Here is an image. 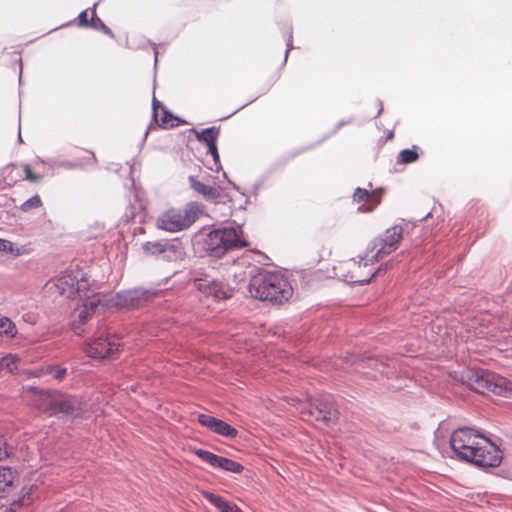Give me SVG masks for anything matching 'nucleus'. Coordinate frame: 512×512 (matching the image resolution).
<instances>
[{"mask_svg":"<svg viewBox=\"0 0 512 512\" xmlns=\"http://www.w3.org/2000/svg\"><path fill=\"white\" fill-rule=\"evenodd\" d=\"M450 445L457 456L481 468L497 467L502 462V452L489 438L469 427L455 430Z\"/></svg>","mask_w":512,"mask_h":512,"instance_id":"nucleus-1","label":"nucleus"},{"mask_svg":"<svg viewBox=\"0 0 512 512\" xmlns=\"http://www.w3.org/2000/svg\"><path fill=\"white\" fill-rule=\"evenodd\" d=\"M249 293L261 301L283 304L292 297L293 288L281 273L263 271L251 278Z\"/></svg>","mask_w":512,"mask_h":512,"instance_id":"nucleus-2","label":"nucleus"},{"mask_svg":"<svg viewBox=\"0 0 512 512\" xmlns=\"http://www.w3.org/2000/svg\"><path fill=\"white\" fill-rule=\"evenodd\" d=\"M246 246L248 243L244 240L242 231L232 227L212 230L204 239V250L215 258H221L230 250Z\"/></svg>","mask_w":512,"mask_h":512,"instance_id":"nucleus-3","label":"nucleus"},{"mask_svg":"<svg viewBox=\"0 0 512 512\" xmlns=\"http://www.w3.org/2000/svg\"><path fill=\"white\" fill-rule=\"evenodd\" d=\"M377 262L369 257L366 252L364 256L351 258L339 263L335 268L339 277L350 284H367L376 275Z\"/></svg>","mask_w":512,"mask_h":512,"instance_id":"nucleus-4","label":"nucleus"},{"mask_svg":"<svg viewBox=\"0 0 512 512\" xmlns=\"http://www.w3.org/2000/svg\"><path fill=\"white\" fill-rule=\"evenodd\" d=\"M47 285L50 289L69 299H82L85 295L95 290L86 274L77 271H66L51 280Z\"/></svg>","mask_w":512,"mask_h":512,"instance_id":"nucleus-5","label":"nucleus"},{"mask_svg":"<svg viewBox=\"0 0 512 512\" xmlns=\"http://www.w3.org/2000/svg\"><path fill=\"white\" fill-rule=\"evenodd\" d=\"M79 300L82 301V304L72 312L71 327L76 334L81 335L85 332V325L88 321L108 305V300L106 295L97 293L96 289Z\"/></svg>","mask_w":512,"mask_h":512,"instance_id":"nucleus-6","label":"nucleus"},{"mask_svg":"<svg viewBox=\"0 0 512 512\" xmlns=\"http://www.w3.org/2000/svg\"><path fill=\"white\" fill-rule=\"evenodd\" d=\"M468 384L472 390L480 394L493 393L503 397H508L512 394L511 382L489 371L472 373L468 378Z\"/></svg>","mask_w":512,"mask_h":512,"instance_id":"nucleus-7","label":"nucleus"},{"mask_svg":"<svg viewBox=\"0 0 512 512\" xmlns=\"http://www.w3.org/2000/svg\"><path fill=\"white\" fill-rule=\"evenodd\" d=\"M404 229L401 225H394L386 229L382 234L371 240L366 252L376 262L384 259L396 251L403 238Z\"/></svg>","mask_w":512,"mask_h":512,"instance_id":"nucleus-8","label":"nucleus"},{"mask_svg":"<svg viewBox=\"0 0 512 512\" xmlns=\"http://www.w3.org/2000/svg\"><path fill=\"white\" fill-rule=\"evenodd\" d=\"M197 219L198 209L195 206L171 208L157 218L156 226L168 232H178L189 228Z\"/></svg>","mask_w":512,"mask_h":512,"instance_id":"nucleus-9","label":"nucleus"},{"mask_svg":"<svg viewBox=\"0 0 512 512\" xmlns=\"http://www.w3.org/2000/svg\"><path fill=\"white\" fill-rule=\"evenodd\" d=\"M55 391L26 386L22 388L21 396L28 405L48 416H53Z\"/></svg>","mask_w":512,"mask_h":512,"instance_id":"nucleus-10","label":"nucleus"},{"mask_svg":"<svg viewBox=\"0 0 512 512\" xmlns=\"http://www.w3.org/2000/svg\"><path fill=\"white\" fill-rule=\"evenodd\" d=\"M87 411V404L75 395L55 391L53 416L64 414L74 418L82 417Z\"/></svg>","mask_w":512,"mask_h":512,"instance_id":"nucleus-11","label":"nucleus"},{"mask_svg":"<svg viewBox=\"0 0 512 512\" xmlns=\"http://www.w3.org/2000/svg\"><path fill=\"white\" fill-rule=\"evenodd\" d=\"M121 346L119 337L107 335L88 342L85 346V353L91 358L103 359L114 356L120 351Z\"/></svg>","mask_w":512,"mask_h":512,"instance_id":"nucleus-12","label":"nucleus"},{"mask_svg":"<svg viewBox=\"0 0 512 512\" xmlns=\"http://www.w3.org/2000/svg\"><path fill=\"white\" fill-rule=\"evenodd\" d=\"M195 454L212 467L219 468L224 471L240 474L244 470L243 465L239 462L216 455L206 450L198 449L195 451Z\"/></svg>","mask_w":512,"mask_h":512,"instance_id":"nucleus-13","label":"nucleus"},{"mask_svg":"<svg viewBox=\"0 0 512 512\" xmlns=\"http://www.w3.org/2000/svg\"><path fill=\"white\" fill-rule=\"evenodd\" d=\"M353 201L360 204L358 211L362 213L372 212L380 203V195L376 191H369L362 188H357L353 193Z\"/></svg>","mask_w":512,"mask_h":512,"instance_id":"nucleus-14","label":"nucleus"},{"mask_svg":"<svg viewBox=\"0 0 512 512\" xmlns=\"http://www.w3.org/2000/svg\"><path fill=\"white\" fill-rule=\"evenodd\" d=\"M194 285L206 297H212L214 300H221L229 297L227 292L223 289L222 284L219 282L210 281L208 279H195Z\"/></svg>","mask_w":512,"mask_h":512,"instance_id":"nucleus-15","label":"nucleus"},{"mask_svg":"<svg viewBox=\"0 0 512 512\" xmlns=\"http://www.w3.org/2000/svg\"><path fill=\"white\" fill-rule=\"evenodd\" d=\"M309 414L317 421H322L326 425L335 423L337 420L336 411L327 407L326 404L313 405L310 404Z\"/></svg>","mask_w":512,"mask_h":512,"instance_id":"nucleus-16","label":"nucleus"},{"mask_svg":"<svg viewBox=\"0 0 512 512\" xmlns=\"http://www.w3.org/2000/svg\"><path fill=\"white\" fill-rule=\"evenodd\" d=\"M38 488V485L35 483L24 485L19 493L18 500L11 504L12 509L31 505L37 497Z\"/></svg>","mask_w":512,"mask_h":512,"instance_id":"nucleus-17","label":"nucleus"},{"mask_svg":"<svg viewBox=\"0 0 512 512\" xmlns=\"http://www.w3.org/2000/svg\"><path fill=\"white\" fill-rule=\"evenodd\" d=\"M153 115L155 121L161 127H173L174 126V117L172 114L166 110L162 104L157 101L155 98L153 100Z\"/></svg>","mask_w":512,"mask_h":512,"instance_id":"nucleus-18","label":"nucleus"},{"mask_svg":"<svg viewBox=\"0 0 512 512\" xmlns=\"http://www.w3.org/2000/svg\"><path fill=\"white\" fill-rule=\"evenodd\" d=\"M189 183L194 191L201 194L207 200H216L220 196L217 188L200 182L194 176L189 177Z\"/></svg>","mask_w":512,"mask_h":512,"instance_id":"nucleus-19","label":"nucleus"},{"mask_svg":"<svg viewBox=\"0 0 512 512\" xmlns=\"http://www.w3.org/2000/svg\"><path fill=\"white\" fill-rule=\"evenodd\" d=\"M203 497L215 506L220 512H235L238 506L232 502L226 501L219 495L211 492H203Z\"/></svg>","mask_w":512,"mask_h":512,"instance_id":"nucleus-20","label":"nucleus"},{"mask_svg":"<svg viewBox=\"0 0 512 512\" xmlns=\"http://www.w3.org/2000/svg\"><path fill=\"white\" fill-rule=\"evenodd\" d=\"M17 477L16 470L0 465V493H4L12 488Z\"/></svg>","mask_w":512,"mask_h":512,"instance_id":"nucleus-21","label":"nucleus"},{"mask_svg":"<svg viewBox=\"0 0 512 512\" xmlns=\"http://www.w3.org/2000/svg\"><path fill=\"white\" fill-rule=\"evenodd\" d=\"M220 134V129L217 127H210L202 130L201 132H196V138L198 141L203 142L207 145L208 148L217 144V139Z\"/></svg>","mask_w":512,"mask_h":512,"instance_id":"nucleus-22","label":"nucleus"},{"mask_svg":"<svg viewBox=\"0 0 512 512\" xmlns=\"http://www.w3.org/2000/svg\"><path fill=\"white\" fill-rule=\"evenodd\" d=\"M173 248V245L163 241H148L142 245L146 255H159Z\"/></svg>","mask_w":512,"mask_h":512,"instance_id":"nucleus-23","label":"nucleus"},{"mask_svg":"<svg viewBox=\"0 0 512 512\" xmlns=\"http://www.w3.org/2000/svg\"><path fill=\"white\" fill-rule=\"evenodd\" d=\"M20 358L13 354H7L0 358V371L15 373L18 370Z\"/></svg>","mask_w":512,"mask_h":512,"instance_id":"nucleus-24","label":"nucleus"},{"mask_svg":"<svg viewBox=\"0 0 512 512\" xmlns=\"http://www.w3.org/2000/svg\"><path fill=\"white\" fill-rule=\"evenodd\" d=\"M17 327L8 317L0 314V336L14 338L17 335Z\"/></svg>","mask_w":512,"mask_h":512,"instance_id":"nucleus-25","label":"nucleus"},{"mask_svg":"<svg viewBox=\"0 0 512 512\" xmlns=\"http://www.w3.org/2000/svg\"><path fill=\"white\" fill-rule=\"evenodd\" d=\"M212 432L231 439L238 435V431L234 427L220 419L217 420Z\"/></svg>","mask_w":512,"mask_h":512,"instance_id":"nucleus-26","label":"nucleus"},{"mask_svg":"<svg viewBox=\"0 0 512 512\" xmlns=\"http://www.w3.org/2000/svg\"><path fill=\"white\" fill-rule=\"evenodd\" d=\"M0 252H7L13 254L14 256H21L28 254L30 250L25 246L15 247L11 241L0 239Z\"/></svg>","mask_w":512,"mask_h":512,"instance_id":"nucleus-27","label":"nucleus"},{"mask_svg":"<svg viewBox=\"0 0 512 512\" xmlns=\"http://www.w3.org/2000/svg\"><path fill=\"white\" fill-rule=\"evenodd\" d=\"M418 147L413 146L411 149H404L400 151L397 159V163L399 164H410L414 163L418 160Z\"/></svg>","mask_w":512,"mask_h":512,"instance_id":"nucleus-28","label":"nucleus"},{"mask_svg":"<svg viewBox=\"0 0 512 512\" xmlns=\"http://www.w3.org/2000/svg\"><path fill=\"white\" fill-rule=\"evenodd\" d=\"M42 200L39 195H34L28 200H26L22 205L20 206L21 211L28 212L32 209H37L42 206Z\"/></svg>","mask_w":512,"mask_h":512,"instance_id":"nucleus-29","label":"nucleus"},{"mask_svg":"<svg viewBox=\"0 0 512 512\" xmlns=\"http://www.w3.org/2000/svg\"><path fill=\"white\" fill-rule=\"evenodd\" d=\"M45 373L53 376V378L57 380H62L66 376L67 369L57 365H49Z\"/></svg>","mask_w":512,"mask_h":512,"instance_id":"nucleus-30","label":"nucleus"},{"mask_svg":"<svg viewBox=\"0 0 512 512\" xmlns=\"http://www.w3.org/2000/svg\"><path fill=\"white\" fill-rule=\"evenodd\" d=\"M89 27L94 29H102L105 33L110 34L111 30L97 17L95 7L92 9V16L90 19Z\"/></svg>","mask_w":512,"mask_h":512,"instance_id":"nucleus-31","label":"nucleus"},{"mask_svg":"<svg viewBox=\"0 0 512 512\" xmlns=\"http://www.w3.org/2000/svg\"><path fill=\"white\" fill-rule=\"evenodd\" d=\"M218 418H215L208 414H199L198 415V422L203 427H206L207 429L213 431L215 424H217Z\"/></svg>","mask_w":512,"mask_h":512,"instance_id":"nucleus-32","label":"nucleus"},{"mask_svg":"<svg viewBox=\"0 0 512 512\" xmlns=\"http://www.w3.org/2000/svg\"><path fill=\"white\" fill-rule=\"evenodd\" d=\"M22 169H23V172L25 174V180H27L29 182H33V183L39 182L41 180V176L40 175H36L32 171V168H31V166L29 164H24L22 166Z\"/></svg>","mask_w":512,"mask_h":512,"instance_id":"nucleus-33","label":"nucleus"},{"mask_svg":"<svg viewBox=\"0 0 512 512\" xmlns=\"http://www.w3.org/2000/svg\"><path fill=\"white\" fill-rule=\"evenodd\" d=\"M9 456L8 445L5 437L0 434V461L6 459Z\"/></svg>","mask_w":512,"mask_h":512,"instance_id":"nucleus-34","label":"nucleus"},{"mask_svg":"<svg viewBox=\"0 0 512 512\" xmlns=\"http://www.w3.org/2000/svg\"><path fill=\"white\" fill-rule=\"evenodd\" d=\"M79 26L89 27L90 20L88 19V11H82L78 16Z\"/></svg>","mask_w":512,"mask_h":512,"instance_id":"nucleus-35","label":"nucleus"},{"mask_svg":"<svg viewBox=\"0 0 512 512\" xmlns=\"http://www.w3.org/2000/svg\"><path fill=\"white\" fill-rule=\"evenodd\" d=\"M208 153H210L212 155L215 163L219 162V153H218V149H217V144L208 148Z\"/></svg>","mask_w":512,"mask_h":512,"instance_id":"nucleus-36","label":"nucleus"},{"mask_svg":"<svg viewBox=\"0 0 512 512\" xmlns=\"http://www.w3.org/2000/svg\"><path fill=\"white\" fill-rule=\"evenodd\" d=\"M87 154H88V160L89 161H95L96 160L94 153L88 152Z\"/></svg>","mask_w":512,"mask_h":512,"instance_id":"nucleus-37","label":"nucleus"},{"mask_svg":"<svg viewBox=\"0 0 512 512\" xmlns=\"http://www.w3.org/2000/svg\"><path fill=\"white\" fill-rule=\"evenodd\" d=\"M235 512H243L239 507L237 508V511Z\"/></svg>","mask_w":512,"mask_h":512,"instance_id":"nucleus-38","label":"nucleus"}]
</instances>
